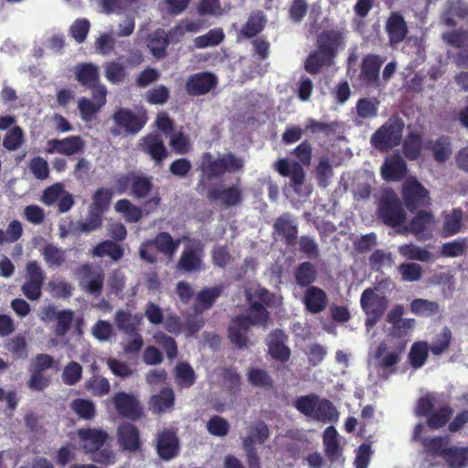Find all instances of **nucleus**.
<instances>
[{"mask_svg":"<svg viewBox=\"0 0 468 468\" xmlns=\"http://www.w3.org/2000/svg\"><path fill=\"white\" fill-rule=\"evenodd\" d=\"M429 461L428 468L439 466L438 458L443 459L448 468H468V446H457L450 443L448 436H433L426 440Z\"/></svg>","mask_w":468,"mask_h":468,"instance_id":"1","label":"nucleus"},{"mask_svg":"<svg viewBox=\"0 0 468 468\" xmlns=\"http://www.w3.org/2000/svg\"><path fill=\"white\" fill-rule=\"evenodd\" d=\"M244 162L232 153L224 154L214 158L211 153H203L200 158L199 170L202 177L197 183L198 189L206 188V180L221 178L226 173H235L242 170Z\"/></svg>","mask_w":468,"mask_h":468,"instance_id":"2","label":"nucleus"},{"mask_svg":"<svg viewBox=\"0 0 468 468\" xmlns=\"http://www.w3.org/2000/svg\"><path fill=\"white\" fill-rule=\"evenodd\" d=\"M404 126L400 119H388L371 135V145L380 152H388L398 146L401 142Z\"/></svg>","mask_w":468,"mask_h":468,"instance_id":"3","label":"nucleus"},{"mask_svg":"<svg viewBox=\"0 0 468 468\" xmlns=\"http://www.w3.org/2000/svg\"><path fill=\"white\" fill-rule=\"evenodd\" d=\"M186 246L176 264V269L185 273H196L204 269L203 258L205 245L198 239L183 237Z\"/></svg>","mask_w":468,"mask_h":468,"instance_id":"4","label":"nucleus"},{"mask_svg":"<svg viewBox=\"0 0 468 468\" xmlns=\"http://www.w3.org/2000/svg\"><path fill=\"white\" fill-rule=\"evenodd\" d=\"M378 215L388 227H399L406 220V212L398 196L393 192L385 193L378 207Z\"/></svg>","mask_w":468,"mask_h":468,"instance_id":"5","label":"nucleus"},{"mask_svg":"<svg viewBox=\"0 0 468 468\" xmlns=\"http://www.w3.org/2000/svg\"><path fill=\"white\" fill-rule=\"evenodd\" d=\"M76 273L82 290L94 297L101 294L105 274L101 267L85 263L78 268Z\"/></svg>","mask_w":468,"mask_h":468,"instance_id":"6","label":"nucleus"},{"mask_svg":"<svg viewBox=\"0 0 468 468\" xmlns=\"http://www.w3.org/2000/svg\"><path fill=\"white\" fill-rule=\"evenodd\" d=\"M361 308L367 314V325H375L383 316L388 307V299L378 294L374 289L367 288L361 294Z\"/></svg>","mask_w":468,"mask_h":468,"instance_id":"7","label":"nucleus"},{"mask_svg":"<svg viewBox=\"0 0 468 468\" xmlns=\"http://www.w3.org/2000/svg\"><path fill=\"white\" fill-rule=\"evenodd\" d=\"M384 59L377 54L363 57L360 64L358 79L367 88H378L380 85V69Z\"/></svg>","mask_w":468,"mask_h":468,"instance_id":"8","label":"nucleus"},{"mask_svg":"<svg viewBox=\"0 0 468 468\" xmlns=\"http://www.w3.org/2000/svg\"><path fill=\"white\" fill-rule=\"evenodd\" d=\"M207 197L211 202H219L225 207H237L243 202L242 189L239 185L211 186L207 191Z\"/></svg>","mask_w":468,"mask_h":468,"instance_id":"9","label":"nucleus"},{"mask_svg":"<svg viewBox=\"0 0 468 468\" xmlns=\"http://www.w3.org/2000/svg\"><path fill=\"white\" fill-rule=\"evenodd\" d=\"M288 335L282 329H274L270 332L266 338L268 353L272 359L281 363L289 361L292 352L286 345Z\"/></svg>","mask_w":468,"mask_h":468,"instance_id":"10","label":"nucleus"},{"mask_svg":"<svg viewBox=\"0 0 468 468\" xmlns=\"http://www.w3.org/2000/svg\"><path fill=\"white\" fill-rule=\"evenodd\" d=\"M218 85V78L212 72L203 71L191 74L186 82V90L190 96L205 95Z\"/></svg>","mask_w":468,"mask_h":468,"instance_id":"11","label":"nucleus"},{"mask_svg":"<svg viewBox=\"0 0 468 468\" xmlns=\"http://www.w3.org/2000/svg\"><path fill=\"white\" fill-rule=\"evenodd\" d=\"M113 405L117 412L131 420H138L143 410L137 399L129 393L119 391L112 398Z\"/></svg>","mask_w":468,"mask_h":468,"instance_id":"12","label":"nucleus"},{"mask_svg":"<svg viewBox=\"0 0 468 468\" xmlns=\"http://www.w3.org/2000/svg\"><path fill=\"white\" fill-rule=\"evenodd\" d=\"M317 48L335 58L340 49L345 48L346 33L343 29L324 30L317 36Z\"/></svg>","mask_w":468,"mask_h":468,"instance_id":"13","label":"nucleus"},{"mask_svg":"<svg viewBox=\"0 0 468 468\" xmlns=\"http://www.w3.org/2000/svg\"><path fill=\"white\" fill-rule=\"evenodd\" d=\"M385 31L390 46L394 47L403 42L409 33L404 16L398 11L391 12L386 20Z\"/></svg>","mask_w":468,"mask_h":468,"instance_id":"14","label":"nucleus"},{"mask_svg":"<svg viewBox=\"0 0 468 468\" xmlns=\"http://www.w3.org/2000/svg\"><path fill=\"white\" fill-rule=\"evenodd\" d=\"M46 152L48 154L58 153L64 155H73L84 150L85 144L79 135H70L63 139H51L48 141Z\"/></svg>","mask_w":468,"mask_h":468,"instance_id":"15","label":"nucleus"},{"mask_svg":"<svg viewBox=\"0 0 468 468\" xmlns=\"http://www.w3.org/2000/svg\"><path fill=\"white\" fill-rule=\"evenodd\" d=\"M77 435L82 442V449L85 453L100 450L110 438L107 431L98 428L79 429Z\"/></svg>","mask_w":468,"mask_h":468,"instance_id":"16","label":"nucleus"},{"mask_svg":"<svg viewBox=\"0 0 468 468\" xmlns=\"http://www.w3.org/2000/svg\"><path fill=\"white\" fill-rule=\"evenodd\" d=\"M434 225V217L430 211L420 210L410 220L406 231L410 232L417 237L418 239H431V230Z\"/></svg>","mask_w":468,"mask_h":468,"instance_id":"17","label":"nucleus"},{"mask_svg":"<svg viewBox=\"0 0 468 468\" xmlns=\"http://www.w3.org/2000/svg\"><path fill=\"white\" fill-rule=\"evenodd\" d=\"M402 196L405 206L413 212L426 205L428 191L420 182L414 180L404 186Z\"/></svg>","mask_w":468,"mask_h":468,"instance_id":"18","label":"nucleus"},{"mask_svg":"<svg viewBox=\"0 0 468 468\" xmlns=\"http://www.w3.org/2000/svg\"><path fill=\"white\" fill-rule=\"evenodd\" d=\"M156 451L161 459L168 461L179 453V440L174 431L164 430L157 435Z\"/></svg>","mask_w":468,"mask_h":468,"instance_id":"19","label":"nucleus"},{"mask_svg":"<svg viewBox=\"0 0 468 468\" xmlns=\"http://www.w3.org/2000/svg\"><path fill=\"white\" fill-rule=\"evenodd\" d=\"M225 289L223 284L213 287H205L200 290L197 295L193 304L196 314H202L204 312L211 309L217 300L221 296Z\"/></svg>","mask_w":468,"mask_h":468,"instance_id":"20","label":"nucleus"},{"mask_svg":"<svg viewBox=\"0 0 468 468\" xmlns=\"http://www.w3.org/2000/svg\"><path fill=\"white\" fill-rule=\"evenodd\" d=\"M273 230L277 235L284 239L288 246L295 245L298 227L294 223L291 213L286 212L278 217L274 221Z\"/></svg>","mask_w":468,"mask_h":468,"instance_id":"21","label":"nucleus"},{"mask_svg":"<svg viewBox=\"0 0 468 468\" xmlns=\"http://www.w3.org/2000/svg\"><path fill=\"white\" fill-rule=\"evenodd\" d=\"M117 438L123 450L136 452L141 448L139 430L130 422H123L118 427Z\"/></svg>","mask_w":468,"mask_h":468,"instance_id":"22","label":"nucleus"},{"mask_svg":"<svg viewBox=\"0 0 468 468\" xmlns=\"http://www.w3.org/2000/svg\"><path fill=\"white\" fill-rule=\"evenodd\" d=\"M303 303L306 311L316 314L326 308L328 297L323 289L317 286H309L303 293Z\"/></svg>","mask_w":468,"mask_h":468,"instance_id":"23","label":"nucleus"},{"mask_svg":"<svg viewBox=\"0 0 468 468\" xmlns=\"http://www.w3.org/2000/svg\"><path fill=\"white\" fill-rule=\"evenodd\" d=\"M142 149L157 165H161L168 156V151L162 137L156 133H150L143 138Z\"/></svg>","mask_w":468,"mask_h":468,"instance_id":"24","label":"nucleus"},{"mask_svg":"<svg viewBox=\"0 0 468 468\" xmlns=\"http://www.w3.org/2000/svg\"><path fill=\"white\" fill-rule=\"evenodd\" d=\"M250 327L246 324L244 318L235 316L228 329V337L231 344L239 349H244L248 346V334Z\"/></svg>","mask_w":468,"mask_h":468,"instance_id":"25","label":"nucleus"},{"mask_svg":"<svg viewBox=\"0 0 468 468\" xmlns=\"http://www.w3.org/2000/svg\"><path fill=\"white\" fill-rule=\"evenodd\" d=\"M270 437V429L263 420L252 422L247 428V435L242 438L243 448H256V444H263Z\"/></svg>","mask_w":468,"mask_h":468,"instance_id":"26","label":"nucleus"},{"mask_svg":"<svg viewBox=\"0 0 468 468\" xmlns=\"http://www.w3.org/2000/svg\"><path fill=\"white\" fill-rule=\"evenodd\" d=\"M115 123L127 133H137L144 125L145 121L129 109H119L113 115Z\"/></svg>","mask_w":468,"mask_h":468,"instance_id":"27","label":"nucleus"},{"mask_svg":"<svg viewBox=\"0 0 468 468\" xmlns=\"http://www.w3.org/2000/svg\"><path fill=\"white\" fill-rule=\"evenodd\" d=\"M169 44L168 35L163 28L155 29L147 37V47L156 59H162L166 57Z\"/></svg>","mask_w":468,"mask_h":468,"instance_id":"28","label":"nucleus"},{"mask_svg":"<svg viewBox=\"0 0 468 468\" xmlns=\"http://www.w3.org/2000/svg\"><path fill=\"white\" fill-rule=\"evenodd\" d=\"M153 243L155 250L161 254L172 259L177 251L182 239H175L169 232L161 231L157 233L153 239H149Z\"/></svg>","mask_w":468,"mask_h":468,"instance_id":"29","label":"nucleus"},{"mask_svg":"<svg viewBox=\"0 0 468 468\" xmlns=\"http://www.w3.org/2000/svg\"><path fill=\"white\" fill-rule=\"evenodd\" d=\"M267 17L263 11H252L239 30V36L250 39L257 37L266 27Z\"/></svg>","mask_w":468,"mask_h":468,"instance_id":"30","label":"nucleus"},{"mask_svg":"<svg viewBox=\"0 0 468 468\" xmlns=\"http://www.w3.org/2000/svg\"><path fill=\"white\" fill-rule=\"evenodd\" d=\"M406 344L399 342L392 352L387 353V346L385 343H380L376 350V357L379 359V366L383 369H388L396 366L401 359V355L404 352Z\"/></svg>","mask_w":468,"mask_h":468,"instance_id":"31","label":"nucleus"},{"mask_svg":"<svg viewBox=\"0 0 468 468\" xmlns=\"http://www.w3.org/2000/svg\"><path fill=\"white\" fill-rule=\"evenodd\" d=\"M335 58L325 54L321 48L311 52L304 61V69L315 75L321 72L324 67H330L334 64Z\"/></svg>","mask_w":468,"mask_h":468,"instance_id":"32","label":"nucleus"},{"mask_svg":"<svg viewBox=\"0 0 468 468\" xmlns=\"http://www.w3.org/2000/svg\"><path fill=\"white\" fill-rule=\"evenodd\" d=\"M141 317L133 315L128 310H118L114 315L117 328L127 335H133L138 332Z\"/></svg>","mask_w":468,"mask_h":468,"instance_id":"33","label":"nucleus"},{"mask_svg":"<svg viewBox=\"0 0 468 468\" xmlns=\"http://www.w3.org/2000/svg\"><path fill=\"white\" fill-rule=\"evenodd\" d=\"M76 80L86 88H92L100 81L99 68L90 63H80L75 68Z\"/></svg>","mask_w":468,"mask_h":468,"instance_id":"34","label":"nucleus"},{"mask_svg":"<svg viewBox=\"0 0 468 468\" xmlns=\"http://www.w3.org/2000/svg\"><path fill=\"white\" fill-rule=\"evenodd\" d=\"M423 148L433 152L434 159L442 163L449 159L452 154L451 141L448 136H440L437 140H428L424 143Z\"/></svg>","mask_w":468,"mask_h":468,"instance_id":"35","label":"nucleus"},{"mask_svg":"<svg viewBox=\"0 0 468 468\" xmlns=\"http://www.w3.org/2000/svg\"><path fill=\"white\" fill-rule=\"evenodd\" d=\"M407 165L399 155H394L387 160L382 166V176L386 180H400L406 174Z\"/></svg>","mask_w":468,"mask_h":468,"instance_id":"36","label":"nucleus"},{"mask_svg":"<svg viewBox=\"0 0 468 468\" xmlns=\"http://www.w3.org/2000/svg\"><path fill=\"white\" fill-rule=\"evenodd\" d=\"M150 405L154 413L160 414L170 410L175 406V393L170 388H162L158 394L150 399Z\"/></svg>","mask_w":468,"mask_h":468,"instance_id":"37","label":"nucleus"},{"mask_svg":"<svg viewBox=\"0 0 468 468\" xmlns=\"http://www.w3.org/2000/svg\"><path fill=\"white\" fill-rule=\"evenodd\" d=\"M238 316L244 318L250 327L252 325L265 326L269 319V312L262 303L254 302L248 308L246 314H239Z\"/></svg>","mask_w":468,"mask_h":468,"instance_id":"38","label":"nucleus"},{"mask_svg":"<svg viewBox=\"0 0 468 468\" xmlns=\"http://www.w3.org/2000/svg\"><path fill=\"white\" fill-rule=\"evenodd\" d=\"M317 270L315 266L310 261H303L300 263L294 270V279L300 287L313 286L312 284L316 281Z\"/></svg>","mask_w":468,"mask_h":468,"instance_id":"39","label":"nucleus"},{"mask_svg":"<svg viewBox=\"0 0 468 468\" xmlns=\"http://www.w3.org/2000/svg\"><path fill=\"white\" fill-rule=\"evenodd\" d=\"M463 212L461 208H453L450 213L443 216L441 236L443 238L457 234L462 227Z\"/></svg>","mask_w":468,"mask_h":468,"instance_id":"40","label":"nucleus"},{"mask_svg":"<svg viewBox=\"0 0 468 468\" xmlns=\"http://www.w3.org/2000/svg\"><path fill=\"white\" fill-rule=\"evenodd\" d=\"M339 413L333 404L327 399H320L317 401L313 418L322 422H335L338 420Z\"/></svg>","mask_w":468,"mask_h":468,"instance_id":"41","label":"nucleus"},{"mask_svg":"<svg viewBox=\"0 0 468 468\" xmlns=\"http://www.w3.org/2000/svg\"><path fill=\"white\" fill-rule=\"evenodd\" d=\"M410 312L418 316L431 317L441 312L437 302L423 298L414 299L410 305Z\"/></svg>","mask_w":468,"mask_h":468,"instance_id":"42","label":"nucleus"},{"mask_svg":"<svg viewBox=\"0 0 468 468\" xmlns=\"http://www.w3.org/2000/svg\"><path fill=\"white\" fill-rule=\"evenodd\" d=\"M123 254L124 250L122 247L112 240H103L92 250V255L94 257L109 256L114 261L121 260Z\"/></svg>","mask_w":468,"mask_h":468,"instance_id":"43","label":"nucleus"},{"mask_svg":"<svg viewBox=\"0 0 468 468\" xmlns=\"http://www.w3.org/2000/svg\"><path fill=\"white\" fill-rule=\"evenodd\" d=\"M399 253L407 260L428 262L431 261V253L424 248L413 243L403 244L398 248Z\"/></svg>","mask_w":468,"mask_h":468,"instance_id":"44","label":"nucleus"},{"mask_svg":"<svg viewBox=\"0 0 468 468\" xmlns=\"http://www.w3.org/2000/svg\"><path fill=\"white\" fill-rule=\"evenodd\" d=\"M41 255L50 268L60 267L66 261V251L52 243L42 248Z\"/></svg>","mask_w":468,"mask_h":468,"instance_id":"45","label":"nucleus"},{"mask_svg":"<svg viewBox=\"0 0 468 468\" xmlns=\"http://www.w3.org/2000/svg\"><path fill=\"white\" fill-rule=\"evenodd\" d=\"M154 187L152 177L134 173L132 182L131 195L135 198L146 197Z\"/></svg>","mask_w":468,"mask_h":468,"instance_id":"46","label":"nucleus"},{"mask_svg":"<svg viewBox=\"0 0 468 468\" xmlns=\"http://www.w3.org/2000/svg\"><path fill=\"white\" fill-rule=\"evenodd\" d=\"M452 414L453 410L450 406L440 407L426 418V423L430 429L439 430L449 422Z\"/></svg>","mask_w":468,"mask_h":468,"instance_id":"47","label":"nucleus"},{"mask_svg":"<svg viewBox=\"0 0 468 468\" xmlns=\"http://www.w3.org/2000/svg\"><path fill=\"white\" fill-rule=\"evenodd\" d=\"M403 153L411 161L420 158L422 148V136L419 133L411 132L408 134L403 144Z\"/></svg>","mask_w":468,"mask_h":468,"instance_id":"48","label":"nucleus"},{"mask_svg":"<svg viewBox=\"0 0 468 468\" xmlns=\"http://www.w3.org/2000/svg\"><path fill=\"white\" fill-rule=\"evenodd\" d=\"M452 340V331L449 327L444 326L441 333L435 335L431 345H429V349L432 355L441 356L449 349Z\"/></svg>","mask_w":468,"mask_h":468,"instance_id":"49","label":"nucleus"},{"mask_svg":"<svg viewBox=\"0 0 468 468\" xmlns=\"http://www.w3.org/2000/svg\"><path fill=\"white\" fill-rule=\"evenodd\" d=\"M115 210L122 213L129 223H137L143 218L142 209L129 199H120L115 204Z\"/></svg>","mask_w":468,"mask_h":468,"instance_id":"50","label":"nucleus"},{"mask_svg":"<svg viewBox=\"0 0 468 468\" xmlns=\"http://www.w3.org/2000/svg\"><path fill=\"white\" fill-rule=\"evenodd\" d=\"M112 197V191L109 188H98L92 196L90 210L103 215L108 210Z\"/></svg>","mask_w":468,"mask_h":468,"instance_id":"51","label":"nucleus"},{"mask_svg":"<svg viewBox=\"0 0 468 468\" xmlns=\"http://www.w3.org/2000/svg\"><path fill=\"white\" fill-rule=\"evenodd\" d=\"M70 409L82 420H90L96 415L95 404L86 399H75L70 402Z\"/></svg>","mask_w":468,"mask_h":468,"instance_id":"52","label":"nucleus"},{"mask_svg":"<svg viewBox=\"0 0 468 468\" xmlns=\"http://www.w3.org/2000/svg\"><path fill=\"white\" fill-rule=\"evenodd\" d=\"M429 345L426 342H415L409 354V361L413 368L421 367L429 355Z\"/></svg>","mask_w":468,"mask_h":468,"instance_id":"53","label":"nucleus"},{"mask_svg":"<svg viewBox=\"0 0 468 468\" xmlns=\"http://www.w3.org/2000/svg\"><path fill=\"white\" fill-rule=\"evenodd\" d=\"M176 380L181 388H190L196 382V374L186 362H179L176 367Z\"/></svg>","mask_w":468,"mask_h":468,"instance_id":"54","label":"nucleus"},{"mask_svg":"<svg viewBox=\"0 0 468 468\" xmlns=\"http://www.w3.org/2000/svg\"><path fill=\"white\" fill-rule=\"evenodd\" d=\"M379 101L377 98H361L356 101V114L362 119H370L378 115Z\"/></svg>","mask_w":468,"mask_h":468,"instance_id":"55","label":"nucleus"},{"mask_svg":"<svg viewBox=\"0 0 468 468\" xmlns=\"http://www.w3.org/2000/svg\"><path fill=\"white\" fill-rule=\"evenodd\" d=\"M338 127L339 123L335 121L330 122H318L313 118L307 119L305 123V131L310 132L312 134L322 133L325 136L335 134Z\"/></svg>","mask_w":468,"mask_h":468,"instance_id":"56","label":"nucleus"},{"mask_svg":"<svg viewBox=\"0 0 468 468\" xmlns=\"http://www.w3.org/2000/svg\"><path fill=\"white\" fill-rule=\"evenodd\" d=\"M468 16V7L462 1H456L451 4L444 14V23L448 27H454L457 23L454 17L464 18Z\"/></svg>","mask_w":468,"mask_h":468,"instance_id":"57","label":"nucleus"},{"mask_svg":"<svg viewBox=\"0 0 468 468\" xmlns=\"http://www.w3.org/2000/svg\"><path fill=\"white\" fill-rule=\"evenodd\" d=\"M224 32L221 28H213L207 34L195 38V46L198 48L218 46L224 39Z\"/></svg>","mask_w":468,"mask_h":468,"instance_id":"58","label":"nucleus"},{"mask_svg":"<svg viewBox=\"0 0 468 468\" xmlns=\"http://www.w3.org/2000/svg\"><path fill=\"white\" fill-rule=\"evenodd\" d=\"M82 367L76 361L68 363L62 372V382L67 386H74L79 383L82 378Z\"/></svg>","mask_w":468,"mask_h":468,"instance_id":"59","label":"nucleus"},{"mask_svg":"<svg viewBox=\"0 0 468 468\" xmlns=\"http://www.w3.org/2000/svg\"><path fill=\"white\" fill-rule=\"evenodd\" d=\"M6 348L16 359H25L28 356L27 339L20 334L8 341Z\"/></svg>","mask_w":468,"mask_h":468,"instance_id":"60","label":"nucleus"},{"mask_svg":"<svg viewBox=\"0 0 468 468\" xmlns=\"http://www.w3.org/2000/svg\"><path fill=\"white\" fill-rule=\"evenodd\" d=\"M334 172L327 157L322 158L315 168V177L320 187H326L330 183Z\"/></svg>","mask_w":468,"mask_h":468,"instance_id":"61","label":"nucleus"},{"mask_svg":"<svg viewBox=\"0 0 468 468\" xmlns=\"http://www.w3.org/2000/svg\"><path fill=\"white\" fill-rule=\"evenodd\" d=\"M74 320V312L70 309L60 310L56 317L55 334L57 336L65 335L70 329Z\"/></svg>","mask_w":468,"mask_h":468,"instance_id":"62","label":"nucleus"},{"mask_svg":"<svg viewBox=\"0 0 468 468\" xmlns=\"http://www.w3.org/2000/svg\"><path fill=\"white\" fill-rule=\"evenodd\" d=\"M85 388L94 396L102 397L109 393L111 386L106 378L93 376L85 383Z\"/></svg>","mask_w":468,"mask_h":468,"instance_id":"63","label":"nucleus"},{"mask_svg":"<svg viewBox=\"0 0 468 468\" xmlns=\"http://www.w3.org/2000/svg\"><path fill=\"white\" fill-rule=\"evenodd\" d=\"M442 40L450 47L463 48L468 42V30L456 29L442 34Z\"/></svg>","mask_w":468,"mask_h":468,"instance_id":"64","label":"nucleus"}]
</instances>
